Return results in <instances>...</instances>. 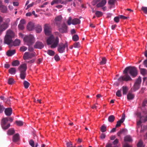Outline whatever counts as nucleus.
Instances as JSON below:
<instances>
[{"label":"nucleus","instance_id":"nucleus-1","mask_svg":"<svg viewBox=\"0 0 147 147\" xmlns=\"http://www.w3.org/2000/svg\"><path fill=\"white\" fill-rule=\"evenodd\" d=\"M131 66L126 67L123 71V73L125 74L123 76H121L118 79V80L120 82H122L123 81H128L131 80V78L127 74L128 71L130 70Z\"/></svg>","mask_w":147,"mask_h":147},{"label":"nucleus","instance_id":"nucleus-2","mask_svg":"<svg viewBox=\"0 0 147 147\" xmlns=\"http://www.w3.org/2000/svg\"><path fill=\"white\" fill-rule=\"evenodd\" d=\"M58 43V38L57 37L55 38L53 36H51L47 40V43L48 45H51L53 43L51 46V48L56 47Z\"/></svg>","mask_w":147,"mask_h":147},{"label":"nucleus","instance_id":"nucleus-3","mask_svg":"<svg viewBox=\"0 0 147 147\" xmlns=\"http://www.w3.org/2000/svg\"><path fill=\"white\" fill-rule=\"evenodd\" d=\"M13 120V118L11 117L9 118V119L7 117L3 118L2 120L1 123V126L2 129L4 130L7 129L10 126L9 123L7 124L8 121H9L10 122H11Z\"/></svg>","mask_w":147,"mask_h":147},{"label":"nucleus","instance_id":"nucleus-4","mask_svg":"<svg viewBox=\"0 0 147 147\" xmlns=\"http://www.w3.org/2000/svg\"><path fill=\"white\" fill-rule=\"evenodd\" d=\"M10 20L7 18L2 23L0 24V31L3 32L9 26Z\"/></svg>","mask_w":147,"mask_h":147},{"label":"nucleus","instance_id":"nucleus-5","mask_svg":"<svg viewBox=\"0 0 147 147\" xmlns=\"http://www.w3.org/2000/svg\"><path fill=\"white\" fill-rule=\"evenodd\" d=\"M34 38L32 34L25 36L24 38V40L28 46L31 45L34 42Z\"/></svg>","mask_w":147,"mask_h":147},{"label":"nucleus","instance_id":"nucleus-6","mask_svg":"<svg viewBox=\"0 0 147 147\" xmlns=\"http://www.w3.org/2000/svg\"><path fill=\"white\" fill-rule=\"evenodd\" d=\"M45 34L46 35H50L51 34L52 29L51 26L48 24H45L44 28Z\"/></svg>","mask_w":147,"mask_h":147},{"label":"nucleus","instance_id":"nucleus-7","mask_svg":"<svg viewBox=\"0 0 147 147\" xmlns=\"http://www.w3.org/2000/svg\"><path fill=\"white\" fill-rule=\"evenodd\" d=\"M129 73L132 76L135 77L138 74L137 68L135 67L131 66Z\"/></svg>","mask_w":147,"mask_h":147},{"label":"nucleus","instance_id":"nucleus-8","mask_svg":"<svg viewBox=\"0 0 147 147\" xmlns=\"http://www.w3.org/2000/svg\"><path fill=\"white\" fill-rule=\"evenodd\" d=\"M35 53H29L26 52L24 54L23 58L24 60H26L29 59H31L35 56Z\"/></svg>","mask_w":147,"mask_h":147},{"label":"nucleus","instance_id":"nucleus-9","mask_svg":"<svg viewBox=\"0 0 147 147\" xmlns=\"http://www.w3.org/2000/svg\"><path fill=\"white\" fill-rule=\"evenodd\" d=\"M66 46L67 47V44H64L62 43H60L58 47V51L60 53H63Z\"/></svg>","mask_w":147,"mask_h":147},{"label":"nucleus","instance_id":"nucleus-10","mask_svg":"<svg viewBox=\"0 0 147 147\" xmlns=\"http://www.w3.org/2000/svg\"><path fill=\"white\" fill-rule=\"evenodd\" d=\"M59 32L62 33H66L67 31V26L66 24H62L61 26L58 27Z\"/></svg>","mask_w":147,"mask_h":147},{"label":"nucleus","instance_id":"nucleus-11","mask_svg":"<svg viewBox=\"0 0 147 147\" xmlns=\"http://www.w3.org/2000/svg\"><path fill=\"white\" fill-rule=\"evenodd\" d=\"M62 18V17L61 16L56 17L55 19L54 24L56 25L58 27L59 26L61 22Z\"/></svg>","mask_w":147,"mask_h":147},{"label":"nucleus","instance_id":"nucleus-12","mask_svg":"<svg viewBox=\"0 0 147 147\" xmlns=\"http://www.w3.org/2000/svg\"><path fill=\"white\" fill-rule=\"evenodd\" d=\"M125 119V115L124 114H123L122 115V117L121 119L118 121L117 122V124L116 125V127H120L121 123L124 121Z\"/></svg>","mask_w":147,"mask_h":147},{"label":"nucleus","instance_id":"nucleus-13","mask_svg":"<svg viewBox=\"0 0 147 147\" xmlns=\"http://www.w3.org/2000/svg\"><path fill=\"white\" fill-rule=\"evenodd\" d=\"M27 69V65L26 64L21 65L19 67L20 72H26Z\"/></svg>","mask_w":147,"mask_h":147},{"label":"nucleus","instance_id":"nucleus-14","mask_svg":"<svg viewBox=\"0 0 147 147\" xmlns=\"http://www.w3.org/2000/svg\"><path fill=\"white\" fill-rule=\"evenodd\" d=\"M44 47V45L42 42H36L34 46V48L39 49H42Z\"/></svg>","mask_w":147,"mask_h":147},{"label":"nucleus","instance_id":"nucleus-15","mask_svg":"<svg viewBox=\"0 0 147 147\" xmlns=\"http://www.w3.org/2000/svg\"><path fill=\"white\" fill-rule=\"evenodd\" d=\"M107 1L106 0H102L99 2L96 5L97 8L102 7L106 4Z\"/></svg>","mask_w":147,"mask_h":147},{"label":"nucleus","instance_id":"nucleus-16","mask_svg":"<svg viewBox=\"0 0 147 147\" xmlns=\"http://www.w3.org/2000/svg\"><path fill=\"white\" fill-rule=\"evenodd\" d=\"M12 37L5 36L4 38V42L7 45L9 44L12 41Z\"/></svg>","mask_w":147,"mask_h":147},{"label":"nucleus","instance_id":"nucleus-17","mask_svg":"<svg viewBox=\"0 0 147 147\" xmlns=\"http://www.w3.org/2000/svg\"><path fill=\"white\" fill-rule=\"evenodd\" d=\"M4 112L7 116H10L12 113V110L11 108H8L5 109Z\"/></svg>","mask_w":147,"mask_h":147},{"label":"nucleus","instance_id":"nucleus-18","mask_svg":"<svg viewBox=\"0 0 147 147\" xmlns=\"http://www.w3.org/2000/svg\"><path fill=\"white\" fill-rule=\"evenodd\" d=\"M34 27L35 26L34 24L32 22H30L28 24L27 28L28 30L31 31L34 28Z\"/></svg>","mask_w":147,"mask_h":147},{"label":"nucleus","instance_id":"nucleus-19","mask_svg":"<svg viewBox=\"0 0 147 147\" xmlns=\"http://www.w3.org/2000/svg\"><path fill=\"white\" fill-rule=\"evenodd\" d=\"M34 29L37 33H40L42 31V26L39 24L35 26Z\"/></svg>","mask_w":147,"mask_h":147},{"label":"nucleus","instance_id":"nucleus-20","mask_svg":"<svg viewBox=\"0 0 147 147\" xmlns=\"http://www.w3.org/2000/svg\"><path fill=\"white\" fill-rule=\"evenodd\" d=\"M5 36L13 38L14 36V33L12 30H9L7 31L6 34Z\"/></svg>","mask_w":147,"mask_h":147},{"label":"nucleus","instance_id":"nucleus-21","mask_svg":"<svg viewBox=\"0 0 147 147\" xmlns=\"http://www.w3.org/2000/svg\"><path fill=\"white\" fill-rule=\"evenodd\" d=\"M19 135L18 134H16L13 136V141L14 142H17L19 140Z\"/></svg>","mask_w":147,"mask_h":147},{"label":"nucleus","instance_id":"nucleus-22","mask_svg":"<svg viewBox=\"0 0 147 147\" xmlns=\"http://www.w3.org/2000/svg\"><path fill=\"white\" fill-rule=\"evenodd\" d=\"M80 20L78 18H74L72 21V24L73 25H76L80 24Z\"/></svg>","mask_w":147,"mask_h":147},{"label":"nucleus","instance_id":"nucleus-23","mask_svg":"<svg viewBox=\"0 0 147 147\" xmlns=\"http://www.w3.org/2000/svg\"><path fill=\"white\" fill-rule=\"evenodd\" d=\"M0 10L2 12L5 13L7 12V9L6 6L3 5L0 7Z\"/></svg>","mask_w":147,"mask_h":147},{"label":"nucleus","instance_id":"nucleus-24","mask_svg":"<svg viewBox=\"0 0 147 147\" xmlns=\"http://www.w3.org/2000/svg\"><path fill=\"white\" fill-rule=\"evenodd\" d=\"M16 52L15 50H9L7 53V55L8 56H11L14 54Z\"/></svg>","mask_w":147,"mask_h":147},{"label":"nucleus","instance_id":"nucleus-25","mask_svg":"<svg viewBox=\"0 0 147 147\" xmlns=\"http://www.w3.org/2000/svg\"><path fill=\"white\" fill-rule=\"evenodd\" d=\"M127 96L128 100H132L134 98L135 95L134 94L130 93H129Z\"/></svg>","mask_w":147,"mask_h":147},{"label":"nucleus","instance_id":"nucleus-26","mask_svg":"<svg viewBox=\"0 0 147 147\" xmlns=\"http://www.w3.org/2000/svg\"><path fill=\"white\" fill-rule=\"evenodd\" d=\"M115 117L113 115H111L108 117V120L111 123L113 122L115 120Z\"/></svg>","mask_w":147,"mask_h":147},{"label":"nucleus","instance_id":"nucleus-27","mask_svg":"<svg viewBox=\"0 0 147 147\" xmlns=\"http://www.w3.org/2000/svg\"><path fill=\"white\" fill-rule=\"evenodd\" d=\"M21 42L20 40L18 39H16L13 42L14 46H19Z\"/></svg>","mask_w":147,"mask_h":147},{"label":"nucleus","instance_id":"nucleus-28","mask_svg":"<svg viewBox=\"0 0 147 147\" xmlns=\"http://www.w3.org/2000/svg\"><path fill=\"white\" fill-rule=\"evenodd\" d=\"M9 73L11 74H15L16 72V68L14 67L10 68L9 70Z\"/></svg>","mask_w":147,"mask_h":147},{"label":"nucleus","instance_id":"nucleus-29","mask_svg":"<svg viewBox=\"0 0 147 147\" xmlns=\"http://www.w3.org/2000/svg\"><path fill=\"white\" fill-rule=\"evenodd\" d=\"M95 14L96 17L98 18H99L102 16L103 13L100 11H96L95 12Z\"/></svg>","mask_w":147,"mask_h":147},{"label":"nucleus","instance_id":"nucleus-30","mask_svg":"<svg viewBox=\"0 0 147 147\" xmlns=\"http://www.w3.org/2000/svg\"><path fill=\"white\" fill-rule=\"evenodd\" d=\"M140 71L141 74L144 76L147 74V70L144 68H140Z\"/></svg>","mask_w":147,"mask_h":147},{"label":"nucleus","instance_id":"nucleus-31","mask_svg":"<svg viewBox=\"0 0 147 147\" xmlns=\"http://www.w3.org/2000/svg\"><path fill=\"white\" fill-rule=\"evenodd\" d=\"M15 130L13 129H10L8 130L7 134L8 135H11L14 134Z\"/></svg>","mask_w":147,"mask_h":147},{"label":"nucleus","instance_id":"nucleus-32","mask_svg":"<svg viewBox=\"0 0 147 147\" xmlns=\"http://www.w3.org/2000/svg\"><path fill=\"white\" fill-rule=\"evenodd\" d=\"M124 140L127 142H131L132 140L131 137L129 136H127L124 138Z\"/></svg>","mask_w":147,"mask_h":147},{"label":"nucleus","instance_id":"nucleus-33","mask_svg":"<svg viewBox=\"0 0 147 147\" xmlns=\"http://www.w3.org/2000/svg\"><path fill=\"white\" fill-rule=\"evenodd\" d=\"M140 85L134 84L133 87V90L134 91H136L139 89L140 87Z\"/></svg>","mask_w":147,"mask_h":147},{"label":"nucleus","instance_id":"nucleus-34","mask_svg":"<svg viewBox=\"0 0 147 147\" xmlns=\"http://www.w3.org/2000/svg\"><path fill=\"white\" fill-rule=\"evenodd\" d=\"M61 0H53V1L51 2V5H53L54 4H57L59 3H61Z\"/></svg>","mask_w":147,"mask_h":147},{"label":"nucleus","instance_id":"nucleus-35","mask_svg":"<svg viewBox=\"0 0 147 147\" xmlns=\"http://www.w3.org/2000/svg\"><path fill=\"white\" fill-rule=\"evenodd\" d=\"M122 90L123 94H126L127 93L128 89L127 86H123L122 87Z\"/></svg>","mask_w":147,"mask_h":147},{"label":"nucleus","instance_id":"nucleus-36","mask_svg":"<svg viewBox=\"0 0 147 147\" xmlns=\"http://www.w3.org/2000/svg\"><path fill=\"white\" fill-rule=\"evenodd\" d=\"M26 72H20V76L21 79L24 80L26 77Z\"/></svg>","mask_w":147,"mask_h":147},{"label":"nucleus","instance_id":"nucleus-37","mask_svg":"<svg viewBox=\"0 0 147 147\" xmlns=\"http://www.w3.org/2000/svg\"><path fill=\"white\" fill-rule=\"evenodd\" d=\"M12 64L13 66H16L19 65L20 63L18 60H15L12 62Z\"/></svg>","mask_w":147,"mask_h":147},{"label":"nucleus","instance_id":"nucleus-38","mask_svg":"<svg viewBox=\"0 0 147 147\" xmlns=\"http://www.w3.org/2000/svg\"><path fill=\"white\" fill-rule=\"evenodd\" d=\"M14 82V79L12 78H9L8 80V83L9 85L13 84Z\"/></svg>","mask_w":147,"mask_h":147},{"label":"nucleus","instance_id":"nucleus-39","mask_svg":"<svg viewBox=\"0 0 147 147\" xmlns=\"http://www.w3.org/2000/svg\"><path fill=\"white\" fill-rule=\"evenodd\" d=\"M23 84L24 87L26 89L28 88L30 85V83L26 81L24 82Z\"/></svg>","mask_w":147,"mask_h":147},{"label":"nucleus","instance_id":"nucleus-40","mask_svg":"<svg viewBox=\"0 0 147 147\" xmlns=\"http://www.w3.org/2000/svg\"><path fill=\"white\" fill-rule=\"evenodd\" d=\"M141 78L140 77H138V78L136 80V81L135 84L140 85L141 82Z\"/></svg>","mask_w":147,"mask_h":147},{"label":"nucleus","instance_id":"nucleus-41","mask_svg":"<svg viewBox=\"0 0 147 147\" xmlns=\"http://www.w3.org/2000/svg\"><path fill=\"white\" fill-rule=\"evenodd\" d=\"M79 39V37L77 35L75 34L72 37L73 40L75 41H76L78 40Z\"/></svg>","mask_w":147,"mask_h":147},{"label":"nucleus","instance_id":"nucleus-42","mask_svg":"<svg viewBox=\"0 0 147 147\" xmlns=\"http://www.w3.org/2000/svg\"><path fill=\"white\" fill-rule=\"evenodd\" d=\"M16 123L17 125L19 126H22L24 124L23 122L21 121H16Z\"/></svg>","mask_w":147,"mask_h":147},{"label":"nucleus","instance_id":"nucleus-43","mask_svg":"<svg viewBox=\"0 0 147 147\" xmlns=\"http://www.w3.org/2000/svg\"><path fill=\"white\" fill-rule=\"evenodd\" d=\"M116 0H109L108 2V3L110 5H115Z\"/></svg>","mask_w":147,"mask_h":147},{"label":"nucleus","instance_id":"nucleus-44","mask_svg":"<svg viewBox=\"0 0 147 147\" xmlns=\"http://www.w3.org/2000/svg\"><path fill=\"white\" fill-rule=\"evenodd\" d=\"M47 53L50 56H53L55 54L54 52L51 50H48Z\"/></svg>","mask_w":147,"mask_h":147},{"label":"nucleus","instance_id":"nucleus-45","mask_svg":"<svg viewBox=\"0 0 147 147\" xmlns=\"http://www.w3.org/2000/svg\"><path fill=\"white\" fill-rule=\"evenodd\" d=\"M100 130L102 132H105L107 131L106 127L102 125L101 127Z\"/></svg>","mask_w":147,"mask_h":147},{"label":"nucleus","instance_id":"nucleus-46","mask_svg":"<svg viewBox=\"0 0 147 147\" xmlns=\"http://www.w3.org/2000/svg\"><path fill=\"white\" fill-rule=\"evenodd\" d=\"M106 62V59L105 57L102 58V61L100 62V64L101 65H103L105 64Z\"/></svg>","mask_w":147,"mask_h":147},{"label":"nucleus","instance_id":"nucleus-47","mask_svg":"<svg viewBox=\"0 0 147 147\" xmlns=\"http://www.w3.org/2000/svg\"><path fill=\"white\" fill-rule=\"evenodd\" d=\"M74 47L75 48H79L80 47V45L79 42H75L74 44Z\"/></svg>","mask_w":147,"mask_h":147},{"label":"nucleus","instance_id":"nucleus-48","mask_svg":"<svg viewBox=\"0 0 147 147\" xmlns=\"http://www.w3.org/2000/svg\"><path fill=\"white\" fill-rule=\"evenodd\" d=\"M141 9L145 13L147 14V7H142Z\"/></svg>","mask_w":147,"mask_h":147},{"label":"nucleus","instance_id":"nucleus-49","mask_svg":"<svg viewBox=\"0 0 147 147\" xmlns=\"http://www.w3.org/2000/svg\"><path fill=\"white\" fill-rule=\"evenodd\" d=\"M116 95L118 97H120L121 96V91L120 90H118L116 93Z\"/></svg>","mask_w":147,"mask_h":147},{"label":"nucleus","instance_id":"nucleus-50","mask_svg":"<svg viewBox=\"0 0 147 147\" xmlns=\"http://www.w3.org/2000/svg\"><path fill=\"white\" fill-rule=\"evenodd\" d=\"M29 143L32 147H34V142L33 140H30L29 142Z\"/></svg>","mask_w":147,"mask_h":147},{"label":"nucleus","instance_id":"nucleus-51","mask_svg":"<svg viewBox=\"0 0 147 147\" xmlns=\"http://www.w3.org/2000/svg\"><path fill=\"white\" fill-rule=\"evenodd\" d=\"M18 27L20 29L23 30L24 28V25L19 24L18 26Z\"/></svg>","mask_w":147,"mask_h":147},{"label":"nucleus","instance_id":"nucleus-52","mask_svg":"<svg viewBox=\"0 0 147 147\" xmlns=\"http://www.w3.org/2000/svg\"><path fill=\"white\" fill-rule=\"evenodd\" d=\"M27 49V48L25 46H22L20 48V50L21 51H24Z\"/></svg>","mask_w":147,"mask_h":147},{"label":"nucleus","instance_id":"nucleus-53","mask_svg":"<svg viewBox=\"0 0 147 147\" xmlns=\"http://www.w3.org/2000/svg\"><path fill=\"white\" fill-rule=\"evenodd\" d=\"M72 18L70 17H69V19L67 21V23L68 25H70L71 24H72V22H72Z\"/></svg>","mask_w":147,"mask_h":147},{"label":"nucleus","instance_id":"nucleus-54","mask_svg":"<svg viewBox=\"0 0 147 147\" xmlns=\"http://www.w3.org/2000/svg\"><path fill=\"white\" fill-rule=\"evenodd\" d=\"M119 18H120L119 16H118L115 17L114 18V20L115 22L118 23L119 22Z\"/></svg>","mask_w":147,"mask_h":147},{"label":"nucleus","instance_id":"nucleus-55","mask_svg":"<svg viewBox=\"0 0 147 147\" xmlns=\"http://www.w3.org/2000/svg\"><path fill=\"white\" fill-rule=\"evenodd\" d=\"M5 108L3 105L0 104V113H2L3 111Z\"/></svg>","mask_w":147,"mask_h":147},{"label":"nucleus","instance_id":"nucleus-56","mask_svg":"<svg viewBox=\"0 0 147 147\" xmlns=\"http://www.w3.org/2000/svg\"><path fill=\"white\" fill-rule=\"evenodd\" d=\"M73 144L71 142H67L66 143V145L67 147H71L72 146Z\"/></svg>","mask_w":147,"mask_h":147},{"label":"nucleus","instance_id":"nucleus-57","mask_svg":"<svg viewBox=\"0 0 147 147\" xmlns=\"http://www.w3.org/2000/svg\"><path fill=\"white\" fill-rule=\"evenodd\" d=\"M54 58H55V60L56 61H58L60 59V58H59V57L58 56V55H56L55 56Z\"/></svg>","mask_w":147,"mask_h":147},{"label":"nucleus","instance_id":"nucleus-58","mask_svg":"<svg viewBox=\"0 0 147 147\" xmlns=\"http://www.w3.org/2000/svg\"><path fill=\"white\" fill-rule=\"evenodd\" d=\"M105 137L106 135L104 133H102L100 136V138L101 139H103L105 138Z\"/></svg>","mask_w":147,"mask_h":147},{"label":"nucleus","instance_id":"nucleus-59","mask_svg":"<svg viewBox=\"0 0 147 147\" xmlns=\"http://www.w3.org/2000/svg\"><path fill=\"white\" fill-rule=\"evenodd\" d=\"M34 4V3H32L28 5H27V7L26 9H27L28 8H29L30 7H32L33 6Z\"/></svg>","mask_w":147,"mask_h":147},{"label":"nucleus","instance_id":"nucleus-60","mask_svg":"<svg viewBox=\"0 0 147 147\" xmlns=\"http://www.w3.org/2000/svg\"><path fill=\"white\" fill-rule=\"evenodd\" d=\"M142 142L141 141H140L138 143L137 146L138 147H142Z\"/></svg>","mask_w":147,"mask_h":147},{"label":"nucleus","instance_id":"nucleus-61","mask_svg":"<svg viewBox=\"0 0 147 147\" xmlns=\"http://www.w3.org/2000/svg\"><path fill=\"white\" fill-rule=\"evenodd\" d=\"M119 142V140L117 139H116L113 142V144L114 145H116Z\"/></svg>","mask_w":147,"mask_h":147},{"label":"nucleus","instance_id":"nucleus-62","mask_svg":"<svg viewBox=\"0 0 147 147\" xmlns=\"http://www.w3.org/2000/svg\"><path fill=\"white\" fill-rule=\"evenodd\" d=\"M124 131V130L122 129L119 131L117 133V135L118 136H120L121 134Z\"/></svg>","mask_w":147,"mask_h":147},{"label":"nucleus","instance_id":"nucleus-63","mask_svg":"<svg viewBox=\"0 0 147 147\" xmlns=\"http://www.w3.org/2000/svg\"><path fill=\"white\" fill-rule=\"evenodd\" d=\"M113 144L110 143H108L107 144L105 147H112Z\"/></svg>","mask_w":147,"mask_h":147},{"label":"nucleus","instance_id":"nucleus-64","mask_svg":"<svg viewBox=\"0 0 147 147\" xmlns=\"http://www.w3.org/2000/svg\"><path fill=\"white\" fill-rule=\"evenodd\" d=\"M26 23V21L24 19H22L20 21V24H22L24 25V24H25Z\"/></svg>","mask_w":147,"mask_h":147}]
</instances>
